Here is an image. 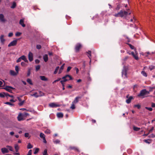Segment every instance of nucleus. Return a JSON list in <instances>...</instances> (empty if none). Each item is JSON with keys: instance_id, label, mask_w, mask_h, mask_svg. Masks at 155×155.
<instances>
[{"instance_id": "1", "label": "nucleus", "mask_w": 155, "mask_h": 155, "mask_svg": "<svg viewBox=\"0 0 155 155\" xmlns=\"http://www.w3.org/2000/svg\"><path fill=\"white\" fill-rule=\"evenodd\" d=\"M149 94V91H147L146 89H143L140 91V94H138L137 96L143 98L147 97Z\"/></svg>"}, {"instance_id": "42", "label": "nucleus", "mask_w": 155, "mask_h": 155, "mask_svg": "<svg viewBox=\"0 0 155 155\" xmlns=\"http://www.w3.org/2000/svg\"><path fill=\"white\" fill-rule=\"evenodd\" d=\"M54 143L55 144L59 143L60 142V141L59 140L57 139L54 141Z\"/></svg>"}, {"instance_id": "50", "label": "nucleus", "mask_w": 155, "mask_h": 155, "mask_svg": "<svg viewBox=\"0 0 155 155\" xmlns=\"http://www.w3.org/2000/svg\"><path fill=\"white\" fill-rule=\"evenodd\" d=\"M73 104L72 103V104L71 105V108L72 109H74L75 108L74 104Z\"/></svg>"}, {"instance_id": "21", "label": "nucleus", "mask_w": 155, "mask_h": 155, "mask_svg": "<svg viewBox=\"0 0 155 155\" xmlns=\"http://www.w3.org/2000/svg\"><path fill=\"white\" fill-rule=\"evenodd\" d=\"M10 74L12 76H15L17 74L16 72H15L14 71L12 70L10 71Z\"/></svg>"}, {"instance_id": "59", "label": "nucleus", "mask_w": 155, "mask_h": 155, "mask_svg": "<svg viewBox=\"0 0 155 155\" xmlns=\"http://www.w3.org/2000/svg\"><path fill=\"white\" fill-rule=\"evenodd\" d=\"M13 35V33L12 32H10L9 33L8 35V36L9 37H11Z\"/></svg>"}, {"instance_id": "4", "label": "nucleus", "mask_w": 155, "mask_h": 155, "mask_svg": "<svg viewBox=\"0 0 155 155\" xmlns=\"http://www.w3.org/2000/svg\"><path fill=\"white\" fill-rule=\"evenodd\" d=\"M135 53L133 52H131V54L135 59L138 60L139 59V58L138 56V53L136 49H135Z\"/></svg>"}, {"instance_id": "49", "label": "nucleus", "mask_w": 155, "mask_h": 155, "mask_svg": "<svg viewBox=\"0 0 155 155\" xmlns=\"http://www.w3.org/2000/svg\"><path fill=\"white\" fill-rule=\"evenodd\" d=\"M16 4L15 2L13 3L12 5L11 6V8H14L16 7Z\"/></svg>"}, {"instance_id": "51", "label": "nucleus", "mask_w": 155, "mask_h": 155, "mask_svg": "<svg viewBox=\"0 0 155 155\" xmlns=\"http://www.w3.org/2000/svg\"><path fill=\"white\" fill-rule=\"evenodd\" d=\"M41 48V46L40 45H37L36 46V48L37 49H40Z\"/></svg>"}, {"instance_id": "28", "label": "nucleus", "mask_w": 155, "mask_h": 155, "mask_svg": "<svg viewBox=\"0 0 155 155\" xmlns=\"http://www.w3.org/2000/svg\"><path fill=\"white\" fill-rule=\"evenodd\" d=\"M60 82H61V84L62 86L63 87V88H62L63 90H64L65 89L64 84V82L61 80L60 81Z\"/></svg>"}, {"instance_id": "8", "label": "nucleus", "mask_w": 155, "mask_h": 155, "mask_svg": "<svg viewBox=\"0 0 155 155\" xmlns=\"http://www.w3.org/2000/svg\"><path fill=\"white\" fill-rule=\"evenodd\" d=\"M126 98L127 99L126 100V102L128 104L130 103L132 99H134V97L132 96L129 97V95L128 94L126 96Z\"/></svg>"}, {"instance_id": "55", "label": "nucleus", "mask_w": 155, "mask_h": 155, "mask_svg": "<svg viewBox=\"0 0 155 155\" xmlns=\"http://www.w3.org/2000/svg\"><path fill=\"white\" fill-rule=\"evenodd\" d=\"M154 127H152L151 129L149 130L148 134H150V133L153 130Z\"/></svg>"}, {"instance_id": "64", "label": "nucleus", "mask_w": 155, "mask_h": 155, "mask_svg": "<svg viewBox=\"0 0 155 155\" xmlns=\"http://www.w3.org/2000/svg\"><path fill=\"white\" fill-rule=\"evenodd\" d=\"M48 53V54L50 56H52L53 55V54L52 52H50L49 51Z\"/></svg>"}, {"instance_id": "2", "label": "nucleus", "mask_w": 155, "mask_h": 155, "mask_svg": "<svg viewBox=\"0 0 155 155\" xmlns=\"http://www.w3.org/2000/svg\"><path fill=\"white\" fill-rule=\"evenodd\" d=\"M130 12H129V10H128V11H121L117 14V16H119L122 17L124 16H126L128 15H130Z\"/></svg>"}, {"instance_id": "5", "label": "nucleus", "mask_w": 155, "mask_h": 155, "mask_svg": "<svg viewBox=\"0 0 155 155\" xmlns=\"http://www.w3.org/2000/svg\"><path fill=\"white\" fill-rule=\"evenodd\" d=\"M82 47V45L80 43H77L75 45V50L76 52H78L80 49Z\"/></svg>"}, {"instance_id": "43", "label": "nucleus", "mask_w": 155, "mask_h": 155, "mask_svg": "<svg viewBox=\"0 0 155 155\" xmlns=\"http://www.w3.org/2000/svg\"><path fill=\"white\" fill-rule=\"evenodd\" d=\"M62 78H58L57 80L54 81L53 82V83L54 84L55 83H56L57 82H58L60 80H61Z\"/></svg>"}, {"instance_id": "60", "label": "nucleus", "mask_w": 155, "mask_h": 155, "mask_svg": "<svg viewBox=\"0 0 155 155\" xmlns=\"http://www.w3.org/2000/svg\"><path fill=\"white\" fill-rule=\"evenodd\" d=\"M146 108L147 109L150 111H151L152 110V108L151 107H146Z\"/></svg>"}, {"instance_id": "35", "label": "nucleus", "mask_w": 155, "mask_h": 155, "mask_svg": "<svg viewBox=\"0 0 155 155\" xmlns=\"http://www.w3.org/2000/svg\"><path fill=\"white\" fill-rule=\"evenodd\" d=\"M59 68V67H58V66L56 68V69H55V71H54V74H56L57 73Z\"/></svg>"}, {"instance_id": "52", "label": "nucleus", "mask_w": 155, "mask_h": 155, "mask_svg": "<svg viewBox=\"0 0 155 155\" xmlns=\"http://www.w3.org/2000/svg\"><path fill=\"white\" fill-rule=\"evenodd\" d=\"M0 97L2 98L5 97L4 93H0Z\"/></svg>"}, {"instance_id": "31", "label": "nucleus", "mask_w": 155, "mask_h": 155, "mask_svg": "<svg viewBox=\"0 0 155 155\" xmlns=\"http://www.w3.org/2000/svg\"><path fill=\"white\" fill-rule=\"evenodd\" d=\"M130 47V48L132 49H136V48H135V47H134V46L133 45H131V44H127Z\"/></svg>"}, {"instance_id": "19", "label": "nucleus", "mask_w": 155, "mask_h": 155, "mask_svg": "<svg viewBox=\"0 0 155 155\" xmlns=\"http://www.w3.org/2000/svg\"><path fill=\"white\" fill-rule=\"evenodd\" d=\"M24 20L23 19H21L19 21V24L21 25L23 27H25V25L24 23Z\"/></svg>"}, {"instance_id": "33", "label": "nucleus", "mask_w": 155, "mask_h": 155, "mask_svg": "<svg viewBox=\"0 0 155 155\" xmlns=\"http://www.w3.org/2000/svg\"><path fill=\"white\" fill-rule=\"evenodd\" d=\"M155 68V66L153 65H151L149 66V68L150 71L154 69Z\"/></svg>"}, {"instance_id": "48", "label": "nucleus", "mask_w": 155, "mask_h": 155, "mask_svg": "<svg viewBox=\"0 0 155 155\" xmlns=\"http://www.w3.org/2000/svg\"><path fill=\"white\" fill-rule=\"evenodd\" d=\"M21 34V33L20 32H17L15 34V35L17 36H20Z\"/></svg>"}, {"instance_id": "63", "label": "nucleus", "mask_w": 155, "mask_h": 155, "mask_svg": "<svg viewBox=\"0 0 155 155\" xmlns=\"http://www.w3.org/2000/svg\"><path fill=\"white\" fill-rule=\"evenodd\" d=\"M151 106L152 107H155V103H152Z\"/></svg>"}, {"instance_id": "56", "label": "nucleus", "mask_w": 155, "mask_h": 155, "mask_svg": "<svg viewBox=\"0 0 155 155\" xmlns=\"http://www.w3.org/2000/svg\"><path fill=\"white\" fill-rule=\"evenodd\" d=\"M71 68V67L69 66L68 67L67 69V71L69 72Z\"/></svg>"}, {"instance_id": "10", "label": "nucleus", "mask_w": 155, "mask_h": 155, "mask_svg": "<svg viewBox=\"0 0 155 155\" xmlns=\"http://www.w3.org/2000/svg\"><path fill=\"white\" fill-rule=\"evenodd\" d=\"M6 21V19L5 18L3 14H0V21L4 23Z\"/></svg>"}, {"instance_id": "29", "label": "nucleus", "mask_w": 155, "mask_h": 155, "mask_svg": "<svg viewBox=\"0 0 155 155\" xmlns=\"http://www.w3.org/2000/svg\"><path fill=\"white\" fill-rule=\"evenodd\" d=\"M15 151L16 152L18 151L19 149V147L17 144H15Z\"/></svg>"}, {"instance_id": "23", "label": "nucleus", "mask_w": 155, "mask_h": 155, "mask_svg": "<svg viewBox=\"0 0 155 155\" xmlns=\"http://www.w3.org/2000/svg\"><path fill=\"white\" fill-rule=\"evenodd\" d=\"M25 117H17L18 120L19 121L23 120H25Z\"/></svg>"}, {"instance_id": "16", "label": "nucleus", "mask_w": 155, "mask_h": 155, "mask_svg": "<svg viewBox=\"0 0 155 155\" xmlns=\"http://www.w3.org/2000/svg\"><path fill=\"white\" fill-rule=\"evenodd\" d=\"M81 97H80L78 96L76 97V98H75L74 100L72 102V103L73 104H76L77 103L80 99H81Z\"/></svg>"}, {"instance_id": "54", "label": "nucleus", "mask_w": 155, "mask_h": 155, "mask_svg": "<svg viewBox=\"0 0 155 155\" xmlns=\"http://www.w3.org/2000/svg\"><path fill=\"white\" fill-rule=\"evenodd\" d=\"M20 57V58H21V60H24L25 59V55H22Z\"/></svg>"}, {"instance_id": "6", "label": "nucleus", "mask_w": 155, "mask_h": 155, "mask_svg": "<svg viewBox=\"0 0 155 155\" xmlns=\"http://www.w3.org/2000/svg\"><path fill=\"white\" fill-rule=\"evenodd\" d=\"M48 106L51 108H54L59 107L60 105L57 103H51L49 104Z\"/></svg>"}, {"instance_id": "24", "label": "nucleus", "mask_w": 155, "mask_h": 155, "mask_svg": "<svg viewBox=\"0 0 155 155\" xmlns=\"http://www.w3.org/2000/svg\"><path fill=\"white\" fill-rule=\"evenodd\" d=\"M33 148V146L30 143H29L27 146V148L30 149Z\"/></svg>"}, {"instance_id": "37", "label": "nucleus", "mask_w": 155, "mask_h": 155, "mask_svg": "<svg viewBox=\"0 0 155 155\" xmlns=\"http://www.w3.org/2000/svg\"><path fill=\"white\" fill-rule=\"evenodd\" d=\"M57 116H63V114L61 112L58 113L57 114Z\"/></svg>"}, {"instance_id": "14", "label": "nucleus", "mask_w": 155, "mask_h": 155, "mask_svg": "<svg viewBox=\"0 0 155 155\" xmlns=\"http://www.w3.org/2000/svg\"><path fill=\"white\" fill-rule=\"evenodd\" d=\"M31 96H34L36 97H38L44 95V94L41 93V95H37V93L35 92L33 94H31Z\"/></svg>"}, {"instance_id": "58", "label": "nucleus", "mask_w": 155, "mask_h": 155, "mask_svg": "<svg viewBox=\"0 0 155 155\" xmlns=\"http://www.w3.org/2000/svg\"><path fill=\"white\" fill-rule=\"evenodd\" d=\"M29 134L28 133H25V136L26 137H29Z\"/></svg>"}, {"instance_id": "41", "label": "nucleus", "mask_w": 155, "mask_h": 155, "mask_svg": "<svg viewBox=\"0 0 155 155\" xmlns=\"http://www.w3.org/2000/svg\"><path fill=\"white\" fill-rule=\"evenodd\" d=\"M39 150V148H36L35 149V152H34V154H37L38 153V152Z\"/></svg>"}, {"instance_id": "36", "label": "nucleus", "mask_w": 155, "mask_h": 155, "mask_svg": "<svg viewBox=\"0 0 155 155\" xmlns=\"http://www.w3.org/2000/svg\"><path fill=\"white\" fill-rule=\"evenodd\" d=\"M6 147H8V148H9V150L10 151H13V149L12 148V147L11 146H8V145H7V146H6Z\"/></svg>"}, {"instance_id": "9", "label": "nucleus", "mask_w": 155, "mask_h": 155, "mask_svg": "<svg viewBox=\"0 0 155 155\" xmlns=\"http://www.w3.org/2000/svg\"><path fill=\"white\" fill-rule=\"evenodd\" d=\"M17 43V40H15L13 41L12 42H11L8 45V47H10L12 46H15Z\"/></svg>"}, {"instance_id": "15", "label": "nucleus", "mask_w": 155, "mask_h": 155, "mask_svg": "<svg viewBox=\"0 0 155 155\" xmlns=\"http://www.w3.org/2000/svg\"><path fill=\"white\" fill-rule=\"evenodd\" d=\"M4 36L3 35H2L0 37V40L1 43L3 45L4 44L5 41V39L4 38Z\"/></svg>"}, {"instance_id": "46", "label": "nucleus", "mask_w": 155, "mask_h": 155, "mask_svg": "<svg viewBox=\"0 0 155 155\" xmlns=\"http://www.w3.org/2000/svg\"><path fill=\"white\" fill-rule=\"evenodd\" d=\"M5 104H8L11 106H13L14 104L9 102H6L5 103Z\"/></svg>"}, {"instance_id": "11", "label": "nucleus", "mask_w": 155, "mask_h": 155, "mask_svg": "<svg viewBox=\"0 0 155 155\" xmlns=\"http://www.w3.org/2000/svg\"><path fill=\"white\" fill-rule=\"evenodd\" d=\"M68 150H73L75 151L79 152V150L78 149L77 147L74 146H70L68 148Z\"/></svg>"}, {"instance_id": "32", "label": "nucleus", "mask_w": 155, "mask_h": 155, "mask_svg": "<svg viewBox=\"0 0 155 155\" xmlns=\"http://www.w3.org/2000/svg\"><path fill=\"white\" fill-rule=\"evenodd\" d=\"M87 53L88 54V57L90 59H91L90 57L91 56V51H88L87 52Z\"/></svg>"}, {"instance_id": "61", "label": "nucleus", "mask_w": 155, "mask_h": 155, "mask_svg": "<svg viewBox=\"0 0 155 155\" xmlns=\"http://www.w3.org/2000/svg\"><path fill=\"white\" fill-rule=\"evenodd\" d=\"M21 58H20V57L19 58L18 60L16 61V62L17 63L19 62H20L21 61Z\"/></svg>"}, {"instance_id": "34", "label": "nucleus", "mask_w": 155, "mask_h": 155, "mask_svg": "<svg viewBox=\"0 0 155 155\" xmlns=\"http://www.w3.org/2000/svg\"><path fill=\"white\" fill-rule=\"evenodd\" d=\"M43 155H48L47 149H45L43 153Z\"/></svg>"}, {"instance_id": "30", "label": "nucleus", "mask_w": 155, "mask_h": 155, "mask_svg": "<svg viewBox=\"0 0 155 155\" xmlns=\"http://www.w3.org/2000/svg\"><path fill=\"white\" fill-rule=\"evenodd\" d=\"M141 74L144 76L145 77H147V73L145 72L144 71H141Z\"/></svg>"}, {"instance_id": "39", "label": "nucleus", "mask_w": 155, "mask_h": 155, "mask_svg": "<svg viewBox=\"0 0 155 155\" xmlns=\"http://www.w3.org/2000/svg\"><path fill=\"white\" fill-rule=\"evenodd\" d=\"M25 102V101L24 100L23 101H21L18 104V105L20 106H22L23 105L24 103Z\"/></svg>"}, {"instance_id": "44", "label": "nucleus", "mask_w": 155, "mask_h": 155, "mask_svg": "<svg viewBox=\"0 0 155 155\" xmlns=\"http://www.w3.org/2000/svg\"><path fill=\"white\" fill-rule=\"evenodd\" d=\"M149 137L151 138H154L155 137V134H150V135H149Z\"/></svg>"}, {"instance_id": "45", "label": "nucleus", "mask_w": 155, "mask_h": 155, "mask_svg": "<svg viewBox=\"0 0 155 155\" xmlns=\"http://www.w3.org/2000/svg\"><path fill=\"white\" fill-rule=\"evenodd\" d=\"M36 71L38 70L40 68V66L39 65H38L36 67Z\"/></svg>"}, {"instance_id": "25", "label": "nucleus", "mask_w": 155, "mask_h": 155, "mask_svg": "<svg viewBox=\"0 0 155 155\" xmlns=\"http://www.w3.org/2000/svg\"><path fill=\"white\" fill-rule=\"evenodd\" d=\"M133 129L135 131H138L140 130V128L138 127L134 126L133 127Z\"/></svg>"}, {"instance_id": "47", "label": "nucleus", "mask_w": 155, "mask_h": 155, "mask_svg": "<svg viewBox=\"0 0 155 155\" xmlns=\"http://www.w3.org/2000/svg\"><path fill=\"white\" fill-rule=\"evenodd\" d=\"M32 154V150H30L28 151V154L26 155H31Z\"/></svg>"}, {"instance_id": "62", "label": "nucleus", "mask_w": 155, "mask_h": 155, "mask_svg": "<svg viewBox=\"0 0 155 155\" xmlns=\"http://www.w3.org/2000/svg\"><path fill=\"white\" fill-rule=\"evenodd\" d=\"M35 61L36 64H38L40 62V61L38 59H36Z\"/></svg>"}, {"instance_id": "13", "label": "nucleus", "mask_w": 155, "mask_h": 155, "mask_svg": "<svg viewBox=\"0 0 155 155\" xmlns=\"http://www.w3.org/2000/svg\"><path fill=\"white\" fill-rule=\"evenodd\" d=\"M4 89L8 92H12L11 89H14V88L11 86H6Z\"/></svg>"}, {"instance_id": "17", "label": "nucleus", "mask_w": 155, "mask_h": 155, "mask_svg": "<svg viewBox=\"0 0 155 155\" xmlns=\"http://www.w3.org/2000/svg\"><path fill=\"white\" fill-rule=\"evenodd\" d=\"M1 151L2 153L5 154L6 153H8L9 152L8 150L6 148H3L1 149Z\"/></svg>"}, {"instance_id": "40", "label": "nucleus", "mask_w": 155, "mask_h": 155, "mask_svg": "<svg viewBox=\"0 0 155 155\" xmlns=\"http://www.w3.org/2000/svg\"><path fill=\"white\" fill-rule=\"evenodd\" d=\"M15 70L16 72V73L18 74V71H19V68L18 66H16L15 67Z\"/></svg>"}, {"instance_id": "38", "label": "nucleus", "mask_w": 155, "mask_h": 155, "mask_svg": "<svg viewBox=\"0 0 155 155\" xmlns=\"http://www.w3.org/2000/svg\"><path fill=\"white\" fill-rule=\"evenodd\" d=\"M45 133L46 134H49L51 133V131L48 129H47L45 131Z\"/></svg>"}, {"instance_id": "53", "label": "nucleus", "mask_w": 155, "mask_h": 155, "mask_svg": "<svg viewBox=\"0 0 155 155\" xmlns=\"http://www.w3.org/2000/svg\"><path fill=\"white\" fill-rule=\"evenodd\" d=\"M134 107H137L138 109H140V105L139 104L135 105H134Z\"/></svg>"}, {"instance_id": "3", "label": "nucleus", "mask_w": 155, "mask_h": 155, "mask_svg": "<svg viewBox=\"0 0 155 155\" xmlns=\"http://www.w3.org/2000/svg\"><path fill=\"white\" fill-rule=\"evenodd\" d=\"M62 80L61 81L65 82L67 81L72 80L73 78L71 75L68 74H67L65 76L62 77Z\"/></svg>"}, {"instance_id": "27", "label": "nucleus", "mask_w": 155, "mask_h": 155, "mask_svg": "<svg viewBox=\"0 0 155 155\" xmlns=\"http://www.w3.org/2000/svg\"><path fill=\"white\" fill-rule=\"evenodd\" d=\"M40 137L41 138L43 139L45 138V136L44 134L42 133H41L40 135Z\"/></svg>"}, {"instance_id": "18", "label": "nucleus", "mask_w": 155, "mask_h": 155, "mask_svg": "<svg viewBox=\"0 0 155 155\" xmlns=\"http://www.w3.org/2000/svg\"><path fill=\"white\" fill-rule=\"evenodd\" d=\"M43 58L44 61L45 62H47L48 60V55L47 54H45L43 56Z\"/></svg>"}, {"instance_id": "22", "label": "nucleus", "mask_w": 155, "mask_h": 155, "mask_svg": "<svg viewBox=\"0 0 155 155\" xmlns=\"http://www.w3.org/2000/svg\"><path fill=\"white\" fill-rule=\"evenodd\" d=\"M64 64H63V65H62L61 67H60V69H59V72H58V73H59V74H61V73L62 72V71H63V69H64Z\"/></svg>"}, {"instance_id": "20", "label": "nucleus", "mask_w": 155, "mask_h": 155, "mask_svg": "<svg viewBox=\"0 0 155 155\" xmlns=\"http://www.w3.org/2000/svg\"><path fill=\"white\" fill-rule=\"evenodd\" d=\"M41 79L43 81H46L48 80V79L44 76H40Z\"/></svg>"}, {"instance_id": "57", "label": "nucleus", "mask_w": 155, "mask_h": 155, "mask_svg": "<svg viewBox=\"0 0 155 155\" xmlns=\"http://www.w3.org/2000/svg\"><path fill=\"white\" fill-rule=\"evenodd\" d=\"M150 139L149 140H144V141L145 142V143L149 144L150 143V142H149L148 141V140H150Z\"/></svg>"}, {"instance_id": "26", "label": "nucleus", "mask_w": 155, "mask_h": 155, "mask_svg": "<svg viewBox=\"0 0 155 155\" xmlns=\"http://www.w3.org/2000/svg\"><path fill=\"white\" fill-rule=\"evenodd\" d=\"M27 81L30 84H31V85L33 84L32 81L31 79H30L29 78L27 79Z\"/></svg>"}, {"instance_id": "7", "label": "nucleus", "mask_w": 155, "mask_h": 155, "mask_svg": "<svg viewBox=\"0 0 155 155\" xmlns=\"http://www.w3.org/2000/svg\"><path fill=\"white\" fill-rule=\"evenodd\" d=\"M122 76L124 78H127V69L126 68H124L122 71Z\"/></svg>"}, {"instance_id": "12", "label": "nucleus", "mask_w": 155, "mask_h": 155, "mask_svg": "<svg viewBox=\"0 0 155 155\" xmlns=\"http://www.w3.org/2000/svg\"><path fill=\"white\" fill-rule=\"evenodd\" d=\"M28 57L29 60L30 61H31L33 60V54L31 52H29L28 55Z\"/></svg>"}]
</instances>
